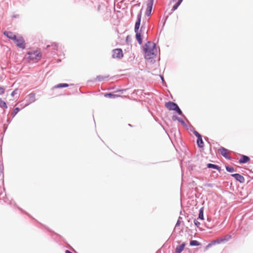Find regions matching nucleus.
<instances>
[{
    "label": "nucleus",
    "instance_id": "f8f14e48",
    "mask_svg": "<svg viewBox=\"0 0 253 253\" xmlns=\"http://www.w3.org/2000/svg\"><path fill=\"white\" fill-rule=\"evenodd\" d=\"M185 244L183 243L182 245L177 246L175 249V253H180L184 249Z\"/></svg>",
    "mask_w": 253,
    "mask_h": 253
},
{
    "label": "nucleus",
    "instance_id": "f03ea898",
    "mask_svg": "<svg viewBox=\"0 0 253 253\" xmlns=\"http://www.w3.org/2000/svg\"><path fill=\"white\" fill-rule=\"evenodd\" d=\"M42 53L40 50L33 52V63L38 62L42 58Z\"/></svg>",
    "mask_w": 253,
    "mask_h": 253
},
{
    "label": "nucleus",
    "instance_id": "a878e982",
    "mask_svg": "<svg viewBox=\"0 0 253 253\" xmlns=\"http://www.w3.org/2000/svg\"><path fill=\"white\" fill-rule=\"evenodd\" d=\"M174 111H176L177 113L179 115H182V112L181 111V110L179 109V107L178 106H177V107H176L175 110H174Z\"/></svg>",
    "mask_w": 253,
    "mask_h": 253
},
{
    "label": "nucleus",
    "instance_id": "0eeeda50",
    "mask_svg": "<svg viewBox=\"0 0 253 253\" xmlns=\"http://www.w3.org/2000/svg\"><path fill=\"white\" fill-rule=\"evenodd\" d=\"M231 175L241 183H243L245 181L244 177L239 173L233 174Z\"/></svg>",
    "mask_w": 253,
    "mask_h": 253
},
{
    "label": "nucleus",
    "instance_id": "7ed1b4c3",
    "mask_svg": "<svg viewBox=\"0 0 253 253\" xmlns=\"http://www.w3.org/2000/svg\"><path fill=\"white\" fill-rule=\"evenodd\" d=\"M13 41L18 47L22 48H25L24 41L22 37H16Z\"/></svg>",
    "mask_w": 253,
    "mask_h": 253
},
{
    "label": "nucleus",
    "instance_id": "f257e3e1",
    "mask_svg": "<svg viewBox=\"0 0 253 253\" xmlns=\"http://www.w3.org/2000/svg\"><path fill=\"white\" fill-rule=\"evenodd\" d=\"M143 50L145 58L149 59L153 58L157 52L156 44L150 42L145 44Z\"/></svg>",
    "mask_w": 253,
    "mask_h": 253
},
{
    "label": "nucleus",
    "instance_id": "7c9ffc66",
    "mask_svg": "<svg viewBox=\"0 0 253 253\" xmlns=\"http://www.w3.org/2000/svg\"><path fill=\"white\" fill-rule=\"evenodd\" d=\"M16 93V91L14 90L12 92L11 95L14 96Z\"/></svg>",
    "mask_w": 253,
    "mask_h": 253
},
{
    "label": "nucleus",
    "instance_id": "6ab92c4d",
    "mask_svg": "<svg viewBox=\"0 0 253 253\" xmlns=\"http://www.w3.org/2000/svg\"><path fill=\"white\" fill-rule=\"evenodd\" d=\"M0 107L3 108H7V106L6 103L0 98Z\"/></svg>",
    "mask_w": 253,
    "mask_h": 253
},
{
    "label": "nucleus",
    "instance_id": "20e7f679",
    "mask_svg": "<svg viewBox=\"0 0 253 253\" xmlns=\"http://www.w3.org/2000/svg\"><path fill=\"white\" fill-rule=\"evenodd\" d=\"M123 56V51L121 49L117 48L113 51L112 57L114 58H117L121 59Z\"/></svg>",
    "mask_w": 253,
    "mask_h": 253
},
{
    "label": "nucleus",
    "instance_id": "412c9836",
    "mask_svg": "<svg viewBox=\"0 0 253 253\" xmlns=\"http://www.w3.org/2000/svg\"><path fill=\"white\" fill-rule=\"evenodd\" d=\"M207 167L209 168H212L214 169H219V167L218 166L212 164H208L207 165Z\"/></svg>",
    "mask_w": 253,
    "mask_h": 253
},
{
    "label": "nucleus",
    "instance_id": "9b49d317",
    "mask_svg": "<svg viewBox=\"0 0 253 253\" xmlns=\"http://www.w3.org/2000/svg\"><path fill=\"white\" fill-rule=\"evenodd\" d=\"M250 161V158L248 156L243 155L240 159L239 162L240 163H246Z\"/></svg>",
    "mask_w": 253,
    "mask_h": 253
},
{
    "label": "nucleus",
    "instance_id": "393cba45",
    "mask_svg": "<svg viewBox=\"0 0 253 253\" xmlns=\"http://www.w3.org/2000/svg\"><path fill=\"white\" fill-rule=\"evenodd\" d=\"M226 169L227 171H228V172H232L234 171V169L233 167H230L228 166V167H226Z\"/></svg>",
    "mask_w": 253,
    "mask_h": 253
},
{
    "label": "nucleus",
    "instance_id": "cd10ccee",
    "mask_svg": "<svg viewBox=\"0 0 253 253\" xmlns=\"http://www.w3.org/2000/svg\"><path fill=\"white\" fill-rule=\"evenodd\" d=\"M5 88L2 87H0V95L2 94L4 92Z\"/></svg>",
    "mask_w": 253,
    "mask_h": 253
},
{
    "label": "nucleus",
    "instance_id": "423d86ee",
    "mask_svg": "<svg viewBox=\"0 0 253 253\" xmlns=\"http://www.w3.org/2000/svg\"><path fill=\"white\" fill-rule=\"evenodd\" d=\"M177 105L172 102H168L166 103V107L169 110H174L176 107H177Z\"/></svg>",
    "mask_w": 253,
    "mask_h": 253
},
{
    "label": "nucleus",
    "instance_id": "6e6552de",
    "mask_svg": "<svg viewBox=\"0 0 253 253\" xmlns=\"http://www.w3.org/2000/svg\"><path fill=\"white\" fill-rule=\"evenodd\" d=\"M141 17V14H139L137 15V20L135 23V27H134L135 32H137L138 31V29L139 28L140 25Z\"/></svg>",
    "mask_w": 253,
    "mask_h": 253
},
{
    "label": "nucleus",
    "instance_id": "c756f323",
    "mask_svg": "<svg viewBox=\"0 0 253 253\" xmlns=\"http://www.w3.org/2000/svg\"><path fill=\"white\" fill-rule=\"evenodd\" d=\"M194 133L195 136L197 137V138L201 136V135L196 131H194Z\"/></svg>",
    "mask_w": 253,
    "mask_h": 253
},
{
    "label": "nucleus",
    "instance_id": "5701e85b",
    "mask_svg": "<svg viewBox=\"0 0 253 253\" xmlns=\"http://www.w3.org/2000/svg\"><path fill=\"white\" fill-rule=\"evenodd\" d=\"M173 120H177L179 122H180L182 124L185 125L184 121L181 119L176 116L173 117Z\"/></svg>",
    "mask_w": 253,
    "mask_h": 253
},
{
    "label": "nucleus",
    "instance_id": "4468645a",
    "mask_svg": "<svg viewBox=\"0 0 253 253\" xmlns=\"http://www.w3.org/2000/svg\"><path fill=\"white\" fill-rule=\"evenodd\" d=\"M135 33H136V40H137L138 42L139 43V44H141L142 42V38H141V34L140 33H139L138 31L137 32H135Z\"/></svg>",
    "mask_w": 253,
    "mask_h": 253
},
{
    "label": "nucleus",
    "instance_id": "39448f33",
    "mask_svg": "<svg viewBox=\"0 0 253 253\" xmlns=\"http://www.w3.org/2000/svg\"><path fill=\"white\" fill-rule=\"evenodd\" d=\"M154 0H148L147 2V9L146 10L145 14L147 16H150L151 14L154 3Z\"/></svg>",
    "mask_w": 253,
    "mask_h": 253
},
{
    "label": "nucleus",
    "instance_id": "4be33fe9",
    "mask_svg": "<svg viewBox=\"0 0 253 253\" xmlns=\"http://www.w3.org/2000/svg\"><path fill=\"white\" fill-rule=\"evenodd\" d=\"M190 246H197L200 245L199 243L196 240H192L190 243Z\"/></svg>",
    "mask_w": 253,
    "mask_h": 253
},
{
    "label": "nucleus",
    "instance_id": "72a5a7b5",
    "mask_svg": "<svg viewBox=\"0 0 253 253\" xmlns=\"http://www.w3.org/2000/svg\"><path fill=\"white\" fill-rule=\"evenodd\" d=\"M54 46H55V48H56V47H57V44H56V43H55V44H54Z\"/></svg>",
    "mask_w": 253,
    "mask_h": 253
},
{
    "label": "nucleus",
    "instance_id": "f3484780",
    "mask_svg": "<svg viewBox=\"0 0 253 253\" xmlns=\"http://www.w3.org/2000/svg\"><path fill=\"white\" fill-rule=\"evenodd\" d=\"M197 144L199 147L201 148L203 147L204 143L202 138V136H200L197 138Z\"/></svg>",
    "mask_w": 253,
    "mask_h": 253
},
{
    "label": "nucleus",
    "instance_id": "dca6fc26",
    "mask_svg": "<svg viewBox=\"0 0 253 253\" xmlns=\"http://www.w3.org/2000/svg\"><path fill=\"white\" fill-rule=\"evenodd\" d=\"M183 0H178V1L173 5L172 8V10L173 11L175 10L180 5Z\"/></svg>",
    "mask_w": 253,
    "mask_h": 253
},
{
    "label": "nucleus",
    "instance_id": "aec40b11",
    "mask_svg": "<svg viewBox=\"0 0 253 253\" xmlns=\"http://www.w3.org/2000/svg\"><path fill=\"white\" fill-rule=\"evenodd\" d=\"M105 96L107 97L112 98H115L117 97H118V95L117 94H114L112 93H108L105 94Z\"/></svg>",
    "mask_w": 253,
    "mask_h": 253
},
{
    "label": "nucleus",
    "instance_id": "b1692460",
    "mask_svg": "<svg viewBox=\"0 0 253 253\" xmlns=\"http://www.w3.org/2000/svg\"><path fill=\"white\" fill-rule=\"evenodd\" d=\"M69 85L67 84H59L58 85H57L55 87L56 88H59V87H68Z\"/></svg>",
    "mask_w": 253,
    "mask_h": 253
},
{
    "label": "nucleus",
    "instance_id": "2f4dec72",
    "mask_svg": "<svg viewBox=\"0 0 253 253\" xmlns=\"http://www.w3.org/2000/svg\"><path fill=\"white\" fill-rule=\"evenodd\" d=\"M179 224H180V221H179V220H178L175 226L176 227V226H178L179 225Z\"/></svg>",
    "mask_w": 253,
    "mask_h": 253
},
{
    "label": "nucleus",
    "instance_id": "c85d7f7f",
    "mask_svg": "<svg viewBox=\"0 0 253 253\" xmlns=\"http://www.w3.org/2000/svg\"><path fill=\"white\" fill-rule=\"evenodd\" d=\"M194 222L195 225L196 226H197V227H199V225H200V223L196 219L194 220Z\"/></svg>",
    "mask_w": 253,
    "mask_h": 253
},
{
    "label": "nucleus",
    "instance_id": "bb28decb",
    "mask_svg": "<svg viewBox=\"0 0 253 253\" xmlns=\"http://www.w3.org/2000/svg\"><path fill=\"white\" fill-rule=\"evenodd\" d=\"M19 111V109L18 108H15L13 111V116H15Z\"/></svg>",
    "mask_w": 253,
    "mask_h": 253
},
{
    "label": "nucleus",
    "instance_id": "9d476101",
    "mask_svg": "<svg viewBox=\"0 0 253 253\" xmlns=\"http://www.w3.org/2000/svg\"><path fill=\"white\" fill-rule=\"evenodd\" d=\"M218 151L220 152V154L223 157H224L226 158H228V155H227L228 150L226 149H225L224 148H221L218 150Z\"/></svg>",
    "mask_w": 253,
    "mask_h": 253
},
{
    "label": "nucleus",
    "instance_id": "1a4fd4ad",
    "mask_svg": "<svg viewBox=\"0 0 253 253\" xmlns=\"http://www.w3.org/2000/svg\"><path fill=\"white\" fill-rule=\"evenodd\" d=\"M3 34L8 38L14 41L16 37L12 32L9 31H5Z\"/></svg>",
    "mask_w": 253,
    "mask_h": 253
},
{
    "label": "nucleus",
    "instance_id": "a211bd4d",
    "mask_svg": "<svg viewBox=\"0 0 253 253\" xmlns=\"http://www.w3.org/2000/svg\"><path fill=\"white\" fill-rule=\"evenodd\" d=\"M231 238V236L230 235H227L225 236L224 237L221 238L222 242L228 241Z\"/></svg>",
    "mask_w": 253,
    "mask_h": 253
},
{
    "label": "nucleus",
    "instance_id": "f704fd0d",
    "mask_svg": "<svg viewBox=\"0 0 253 253\" xmlns=\"http://www.w3.org/2000/svg\"><path fill=\"white\" fill-rule=\"evenodd\" d=\"M142 29H143V28H142V27H141V30H140V31H141V32L142 31Z\"/></svg>",
    "mask_w": 253,
    "mask_h": 253
},
{
    "label": "nucleus",
    "instance_id": "ddd939ff",
    "mask_svg": "<svg viewBox=\"0 0 253 253\" xmlns=\"http://www.w3.org/2000/svg\"><path fill=\"white\" fill-rule=\"evenodd\" d=\"M222 242L221 238L218 239H217L216 240H214V241H212V242L211 244H209L206 247V248L208 249V248H209L210 247H211L212 245H214V244H220V243H221Z\"/></svg>",
    "mask_w": 253,
    "mask_h": 253
},
{
    "label": "nucleus",
    "instance_id": "473e14b6",
    "mask_svg": "<svg viewBox=\"0 0 253 253\" xmlns=\"http://www.w3.org/2000/svg\"><path fill=\"white\" fill-rule=\"evenodd\" d=\"M65 253H71V252H70V251H68V250H66V251H65Z\"/></svg>",
    "mask_w": 253,
    "mask_h": 253
},
{
    "label": "nucleus",
    "instance_id": "2eb2a0df",
    "mask_svg": "<svg viewBox=\"0 0 253 253\" xmlns=\"http://www.w3.org/2000/svg\"><path fill=\"white\" fill-rule=\"evenodd\" d=\"M198 218L202 220L204 219V208H201L199 210Z\"/></svg>",
    "mask_w": 253,
    "mask_h": 253
}]
</instances>
